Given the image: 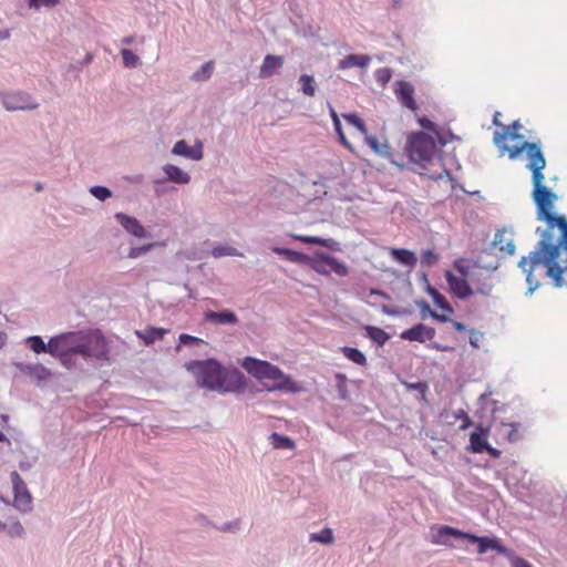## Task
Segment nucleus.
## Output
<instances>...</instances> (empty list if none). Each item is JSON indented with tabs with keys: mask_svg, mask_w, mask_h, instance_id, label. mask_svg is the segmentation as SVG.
<instances>
[{
	"mask_svg": "<svg viewBox=\"0 0 567 567\" xmlns=\"http://www.w3.org/2000/svg\"><path fill=\"white\" fill-rule=\"evenodd\" d=\"M544 165L539 155H535L533 199L537 207V217L546 223L544 230L537 229L540 240L528 257H523L519 267L526 275L528 291L540 285L543 277L551 279L556 287L567 286V219L553 213L557 195L545 186V176L539 168Z\"/></svg>",
	"mask_w": 567,
	"mask_h": 567,
	"instance_id": "nucleus-1",
	"label": "nucleus"
},
{
	"mask_svg": "<svg viewBox=\"0 0 567 567\" xmlns=\"http://www.w3.org/2000/svg\"><path fill=\"white\" fill-rule=\"evenodd\" d=\"M199 386L219 393H239L247 386L245 375L235 368H225L215 359L193 360L185 364Z\"/></svg>",
	"mask_w": 567,
	"mask_h": 567,
	"instance_id": "nucleus-2",
	"label": "nucleus"
},
{
	"mask_svg": "<svg viewBox=\"0 0 567 567\" xmlns=\"http://www.w3.org/2000/svg\"><path fill=\"white\" fill-rule=\"evenodd\" d=\"M499 115L501 113L496 112L493 116V124L501 127L494 132L493 143L497 147L501 156L507 154L511 159H516L522 152H525L527 158L526 167L532 172V182L534 183V169L532 168V164L535 159V155H539L540 161L544 163L543 167L539 168L540 175L544 176L543 171L546 167V158L542 151L540 144L525 141L519 145L509 146V141L523 138V135L519 134L522 125L519 121H514L509 125H504L498 120Z\"/></svg>",
	"mask_w": 567,
	"mask_h": 567,
	"instance_id": "nucleus-3",
	"label": "nucleus"
},
{
	"mask_svg": "<svg viewBox=\"0 0 567 567\" xmlns=\"http://www.w3.org/2000/svg\"><path fill=\"white\" fill-rule=\"evenodd\" d=\"M240 365L256 380L260 382L267 381L264 383V388L268 392L285 391L296 393L300 390V386L290 375L268 361L246 357L240 361Z\"/></svg>",
	"mask_w": 567,
	"mask_h": 567,
	"instance_id": "nucleus-4",
	"label": "nucleus"
},
{
	"mask_svg": "<svg viewBox=\"0 0 567 567\" xmlns=\"http://www.w3.org/2000/svg\"><path fill=\"white\" fill-rule=\"evenodd\" d=\"M75 336V354L105 361L110 359L109 342L101 330L79 331Z\"/></svg>",
	"mask_w": 567,
	"mask_h": 567,
	"instance_id": "nucleus-5",
	"label": "nucleus"
},
{
	"mask_svg": "<svg viewBox=\"0 0 567 567\" xmlns=\"http://www.w3.org/2000/svg\"><path fill=\"white\" fill-rule=\"evenodd\" d=\"M405 153L412 163L426 168L437 156L436 142L424 132H415L409 135Z\"/></svg>",
	"mask_w": 567,
	"mask_h": 567,
	"instance_id": "nucleus-6",
	"label": "nucleus"
},
{
	"mask_svg": "<svg viewBox=\"0 0 567 567\" xmlns=\"http://www.w3.org/2000/svg\"><path fill=\"white\" fill-rule=\"evenodd\" d=\"M454 269L458 272V276L447 271L445 275L451 292L460 298L467 299L474 295L470 282H475V274L473 270V261L460 258L453 264Z\"/></svg>",
	"mask_w": 567,
	"mask_h": 567,
	"instance_id": "nucleus-7",
	"label": "nucleus"
},
{
	"mask_svg": "<svg viewBox=\"0 0 567 567\" xmlns=\"http://www.w3.org/2000/svg\"><path fill=\"white\" fill-rule=\"evenodd\" d=\"M319 275L328 276L334 272L339 277H346L349 274L347 265L336 257L318 251L311 257V267Z\"/></svg>",
	"mask_w": 567,
	"mask_h": 567,
	"instance_id": "nucleus-8",
	"label": "nucleus"
},
{
	"mask_svg": "<svg viewBox=\"0 0 567 567\" xmlns=\"http://www.w3.org/2000/svg\"><path fill=\"white\" fill-rule=\"evenodd\" d=\"M75 332L62 333L51 338L48 342V353L62 360L75 354Z\"/></svg>",
	"mask_w": 567,
	"mask_h": 567,
	"instance_id": "nucleus-9",
	"label": "nucleus"
},
{
	"mask_svg": "<svg viewBox=\"0 0 567 567\" xmlns=\"http://www.w3.org/2000/svg\"><path fill=\"white\" fill-rule=\"evenodd\" d=\"M1 101L8 111L33 110L39 105L29 94L22 92L3 93Z\"/></svg>",
	"mask_w": 567,
	"mask_h": 567,
	"instance_id": "nucleus-10",
	"label": "nucleus"
},
{
	"mask_svg": "<svg viewBox=\"0 0 567 567\" xmlns=\"http://www.w3.org/2000/svg\"><path fill=\"white\" fill-rule=\"evenodd\" d=\"M11 481L14 493L13 505L22 512L31 509V494L29 493L25 483L23 482L18 472L14 471L11 473Z\"/></svg>",
	"mask_w": 567,
	"mask_h": 567,
	"instance_id": "nucleus-11",
	"label": "nucleus"
},
{
	"mask_svg": "<svg viewBox=\"0 0 567 567\" xmlns=\"http://www.w3.org/2000/svg\"><path fill=\"white\" fill-rule=\"evenodd\" d=\"M464 536L465 532L447 525L431 528V543L434 545L452 546L451 537L464 539Z\"/></svg>",
	"mask_w": 567,
	"mask_h": 567,
	"instance_id": "nucleus-12",
	"label": "nucleus"
},
{
	"mask_svg": "<svg viewBox=\"0 0 567 567\" xmlns=\"http://www.w3.org/2000/svg\"><path fill=\"white\" fill-rule=\"evenodd\" d=\"M394 93L399 102L412 112H416L417 104L414 100V86L408 81H396Z\"/></svg>",
	"mask_w": 567,
	"mask_h": 567,
	"instance_id": "nucleus-13",
	"label": "nucleus"
},
{
	"mask_svg": "<svg viewBox=\"0 0 567 567\" xmlns=\"http://www.w3.org/2000/svg\"><path fill=\"white\" fill-rule=\"evenodd\" d=\"M435 337V329L427 327L423 323H417L412 328L404 330L401 333V338L408 341L425 342L432 340Z\"/></svg>",
	"mask_w": 567,
	"mask_h": 567,
	"instance_id": "nucleus-14",
	"label": "nucleus"
},
{
	"mask_svg": "<svg viewBox=\"0 0 567 567\" xmlns=\"http://www.w3.org/2000/svg\"><path fill=\"white\" fill-rule=\"evenodd\" d=\"M473 270L475 274V282H470V285L474 290V293L488 296L493 288L491 276L475 262H473Z\"/></svg>",
	"mask_w": 567,
	"mask_h": 567,
	"instance_id": "nucleus-15",
	"label": "nucleus"
},
{
	"mask_svg": "<svg viewBox=\"0 0 567 567\" xmlns=\"http://www.w3.org/2000/svg\"><path fill=\"white\" fill-rule=\"evenodd\" d=\"M464 539L471 543L477 544V551L484 554L487 550H497L498 553H505L506 548L501 545L497 539L489 538L487 536H476L471 533H465Z\"/></svg>",
	"mask_w": 567,
	"mask_h": 567,
	"instance_id": "nucleus-16",
	"label": "nucleus"
},
{
	"mask_svg": "<svg viewBox=\"0 0 567 567\" xmlns=\"http://www.w3.org/2000/svg\"><path fill=\"white\" fill-rule=\"evenodd\" d=\"M115 218L121 224V226L134 237L145 238L147 236L145 228L135 217H131L123 213H117Z\"/></svg>",
	"mask_w": 567,
	"mask_h": 567,
	"instance_id": "nucleus-17",
	"label": "nucleus"
},
{
	"mask_svg": "<svg viewBox=\"0 0 567 567\" xmlns=\"http://www.w3.org/2000/svg\"><path fill=\"white\" fill-rule=\"evenodd\" d=\"M489 429L478 425L470 435V450L473 453H482L487 449Z\"/></svg>",
	"mask_w": 567,
	"mask_h": 567,
	"instance_id": "nucleus-18",
	"label": "nucleus"
},
{
	"mask_svg": "<svg viewBox=\"0 0 567 567\" xmlns=\"http://www.w3.org/2000/svg\"><path fill=\"white\" fill-rule=\"evenodd\" d=\"M173 154L181 155L194 161L203 158V145L198 142L195 146H188L184 140L178 141L173 147Z\"/></svg>",
	"mask_w": 567,
	"mask_h": 567,
	"instance_id": "nucleus-19",
	"label": "nucleus"
},
{
	"mask_svg": "<svg viewBox=\"0 0 567 567\" xmlns=\"http://www.w3.org/2000/svg\"><path fill=\"white\" fill-rule=\"evenodd\" d=\"M417 122L422 128L433 133L436 136L439 144L442 146L446 145L454 138V135L450 131L445 132L440 130L434 122L425 116L419 117Z\"/></svg>",
	"mask_w": 567,
	"mask_h": 567,
	"instance_id": "nucleus-20",
	"label": "nucleus"
},
{
	"mask_svg": "<svg viewBox=\"0 0 567 567\" xmlns=\"http://www.w3.org/2000/svg\"><path fill=\"white\" fill-rule=\"evenodd\" d=\"M493 245L497 247L501 252L507 255H513L515 252V245L512 234L506 229L496 231Z\"/></svg>",
	"mask_w": 567,
	"mask_h": 567,
	"instance_id": "nucleus-21",
	"label": "nucleus"
},
{
	"mask_svg": "<svg viewBox=\"0 0 567 567\" xmlns=\"http://www.w3.org/2000/svg\"><path fill=\"white\" fill-rule=\"evenodd\" d=\"M284 65V58L280 55L267 54L259 69L261 79L270 78L274 72Z\"/></svg>",
	"mask_w": 567,
	"mask_h": 567,
	"instance_id": "nucleus-22",
	"label": "nucleus"
},
{
	"mask_svg": "<svg viewBox=\"0 0 567 567\" xmlns=\"http://www.w3.org/2000/svg\"><path fill=\"white\" fill-rule=\"evenodd\" d=\"M292 239L303 243V244H311V245H319L332 250H339L338 243L332 238H320L316 236H306V235H297L292 234L290 235Z\"/></svg>",
	"mask_w": 567,
	"mask_h": 567,
	"instance_id": "nucleus-23",
	"label": "nucleus"
},
{
	"mask_svg": "<svg viewBox=\"0 0 567 567\" xmlns=\"http://www.w3.org/2000/svg\"><path fill=\"white\" fill-rule=\"evenodd\" d=\"M272 251L275 254L284 256L287 260L295 262V264H307L309 267H311V257L300 252L296 251L289 248H280V247H274Z\"/></svg>",
	"mask_w": 567,
	"mask_h": 567,
	"instance_id": "nucleus-24",
	"label": "nucleus"
},
{
	"mask_svg": "<svg viewBox=\"0 0 567 567\" xmlns=\"http://www.w3.org/2000/svg\"><path fill=\"white\" fill-rule=\"evenodd\" d=\"M390 255L399 264H402L411 268L415 267L417 262L415 254L404 248H391Z\"/></svg>",
	"mask_w": 567,
	"mask_h": 567,
	"instance_id": "nucleus-25",
	"label": "nucleus"
},
{
	"mask_svg": "<svg viewBox=\"0 0 567 567\" xmlns=\"http://www.w3.org/2000/svg\"><path fill=\"white\" fill-rule=\"evenodd\" d=\"M168 332L167 329L164 328H154L150 327L143 331L136 330L135 334L138 339H141L146 346L152 344L156 340H161Z\"/></svg>",
	"mask_w": 567,
	"mask_h": 567,
	"instance_id": "nucleus-26",
	"label": "nucleus"
},
{
	"mask_svg": "<svg viewBox=\"0 0 567 567\" xmlns=\"http://www.w3.org/2000/svg\"><path fill=\"white\" fill-rule=\"evenodd\" d=\"M205 319L218 324H236L238 322L237 316L229 310L220 312L208 311L205 313Z\"/></svg>",
	"mask_w": 567,
	"mask_h": 567,
	"instance_id": "nucleus-27",
	"label": "nucleus"
},
{
	"mask_svg": "<svg viewBox=\"0 0 567 567\" xmlns=\"http://www.w3.org/2000/svg\"><path fill=\"white\" fill-rule=\"evenodd\" d=\"M371 58L364 54H350L339 62V69L346 70L353 66L364 69L369 65Z\"/></svg>",
	"mask_w": 567,
	"mask_h": 567,
	"instance_id": "nucleus-28",
	"label": "nucleus"
},
{
	"mask_svg": "<svg viewBox=\"0 0 567 567\" xmlns=\"http://www.w3.org/2000/svg\"><path fill=\"white\" fill-rule=\"evenodd\" d=\"M364 142L371 147V150L379 156L389 158L391 156V147L386 141L380 142L377 136L365 135Z\"/></svg>",
	"mask_w": 567,
	"mask_h": 567,
	"instance_id": "nucleus-29",
	"label": "nucleus"
},
{
	"mask_svg": "<svg viewBox=\"0 0 567 567\" xmlns=\"http://www.w3.org/2000/svg\"><path fill=\"white\" fill-rule=\"evenodd\" d=\"M163 171L166 174L167 179L176 184H187L190 181V176L186 172L173 164L165 165Z\"/></svg>",
	"mask_w": 567,
	"mask_h": 567,
	"instance_id": "nucleus-30",
	"label": "nucleus"
},
{
	"mask_svg": "<svg viewBox=\"0 0 567 567\" xmlns=\"http://www.w3.org/2000/svg\"><path fill=\"white\" fill-rule=\"evenodd\" d=\"M270 443L275 449L278 450L295 449V442L290 437L276 432L270 435Z\"/></svg>",
	"mask_w": 567,
	"mask_h": 567,
	"instance_id": "nucleus-31",
	"label": "nucleus"
},
{
	"mask_svg": "<svg viewBox=\"0 0 567 567\" xmlns=\"http://www.w3.org/2000/svg\"><path fill=\"white\" fill-rule=\"evenodd\" d=\"M341 352L343 353V355L347 359H349L350 361H352L355 364L365 365V363H367L365 355L360 350H358L355 348L343 347V348H341Z\"/></svg>",
	"mask_w": 567,
	"mask_h": 567,
	"instance_id": "nucleus-32",
	"label": "nucleus"
},
{
	"mask_svg": "<svg viewBox=\"0 0 567 567\" xmlns=\"http://www.w3.org/2000/svg\"><path fill=\"white\" fill-rule=\"evenodd\" d=\"M367 332L369 338L379 346H383L389 339L388 333L378 327H368Z\"/></svg>",
	"mask_w": 567,
	"mask_h": 567,
	"instance_id": "nucleus-33",
	"label": "nucleus"
},
{
	"mask_svg": "<svg viewBox=\"0 0 567 567\" xmlns=\"http://www.w3.org/2000/svg\"><path fill=\"white\" fill-rule=\"evenodd\" d=\"M301 91L307 96H313L316 93V83L311 75L302 74L299 78Z\"/></svg>",
	"mask_w": 567,
	"mask_h": 567,
	"instance_id": "nucleus-34",
	"label": "nucleus"
},
{
	"mask_svg": "<svg viewBox=\"0 0 567 567\" xmlns=\"http://www.w3.org/2000/svg\"><path fill=\"white\" fill-rule=\"evenodd\" d=\"M342 116L347 121L348 124L357 127L358 131L362 135H364V136L368 135V128H367L364 122L357 114L350 113V114H343Z\"/></svg>",
	"mask_w": 567,
	"mask_h": 567,
	"instance_id": "nucleus-35",
	"label": "nucleus"
},
{
	"mask_svg": "<svg viewBox=\"0 0 567 567\" xmlns=\"http://www.w3.org/2000/svg\"><path fill=\"white\" fill-rule=\"evenodd\" d=\"M121 55L126 68H136L141 63L140 58L128 49H122Z\"/></svg>",
	"mask_w": 567,
	"mask_h": 567,
	"instance_id": "nucleus-36",
	"label": "nucleus"
},
{
	"mask_svg": "<svg viewBox=\"0 0 567 567\" xmlns=\"http://www.w3.org/2000/svg\"><path fill=\"white\" fill-rule=\"evenodd\" d=\"M310 540L321 544H331L333 542L332 530L330 528H323L320 533H312Z\"/></svg>",
	"mask_w": 567,
	"mask_h": 567,
	"instance_id": "nucleus-37",
	"label": "nucleus"
},
{
	"mask_svg": "<svg viewBox=\"0 0 567 567\" xmlns=\"http://www.w3.org/2000/svg\"><path fill=\"white\" fill-rule=\"evenodd\" d=\"M212 255L215 258H220L224 256H243L236 248L230 246H216L212 250Z\"/></svg>",
	"mask_w": 567,
	"mask_h": 567,
	"instance_id": "nucleus-38",
	"label": "nucleus"
},
{
	"mask_svg": "<svg viewBox=\"0 0 567 567\" xmlns=\"http://www.w3.org/2000/svg\"><path fill=\"white\" fill-rule=\"evenodd\" d=\"M30 349L35 353L48 352V344L44 343L41 337L33 336L28 338Z\"/></svg>",
	"mask_w": 567,
	"mask_h": 567,
	"instance_id": "nucleus-39",
	"label": "nucleus"
},
{
	"mask_svg": "<svg viewBox=\"0 0 567 567\" xmlns=\"http://www.w3.org/2000/svg\"><path fill=\"white\" fill-rule=\"evenodd\" d=\"M27 373L37 377L38 379L45 380L50 377V370L42 364H34L27 368Z\"/></svg>",
	"mask_w": 567,
	"mask_h": 567,
	"instance_id": "nucleus-40",
	"label": "nucleus"
},
{
	"mask_svg": "<svg viewBox=\"0 0 567 567\" xmlns=\"http://www.w3.org/2000/svg\"><path fill=\"white\" fill-rule=\"evenodd\" d=\"M214 69V62L208 61L206 62L202 69L193 74V79L195 81H204L210 78Z\"/></svg>",
	"mask_w": 567,
	"mask_h": 567,
	"instance_id": "nucleus-41",
	"label": "nucleus"
},
{
	"mask_svg": "<svg viewBox=\"0 0 567 567\" xmlns=\"http://www.w3.org/2000/svg\"><path fill=\"white\" fill-rule=\"evenodd\" d=\"M377 81L385 86L392 78V71L389 68H380L374 73Z\"/></svg>",
	"mask_w": 567,
	"mask_h": 567,
	"instance_id": "nucleus-42",
	"label": "nucleus"
},
{
	"mask_svg": "<svg viewBox=\"0 0 567 567\" xmlns=\"http://www.w3.org/2000/svg\"><path fill=\"white\" fill-rule=\"evenodd\" d=\"M333 123V126H334V130L338 134V137H339V141L340 143L346 147L348 148L349 151L353 152V146L351 145V143L348 141V138L346 137L343 131H342V127H341V122L338 121V122H332Z\"/></svg>",
	"mask_w": 567,
	"mask_h": 567,
	"instance_id": "nucleus-43",
	"label": "nucleus"
},
{
	"mask_svg": "<svg viewBox=\"0 0 567 567\" xmlns=\"http://www.w3.org/2000/svg\"><path fill=\"white\" fill-rule=\"evenodd\" d=\"M437 255L433 250H424L421 255V264L431 267L437 262Z\"/></svg>",
	"mask_w": 567,
	"mask_h": 567,
	"instance_id": "nucleus-44",
	"label": "nucleus"
},
{
	"mask_svg": "<svg viewBox=\"0 0 567 567\" xmlns=\"http://www.w3.org/2000/svg\"><path fill=\"white\" fill-rule=\"evenodd\" d=\"M433 300H434V303L436 306H439L441 309H443L447 312H453V308L446 301L445 297L443 295H441L440 292H437V291L433 292Z\"/></svg>",
	"mask_w": 567,
	"mask_h": 567,
	"instance_id": "nucleus-45",
	"label": "nucleus"
},
{
	"mask_svg": "<svg viewBox=\"0 0 567 567\" xmlns=\"http://www.w3.org/2000/svg\"><path fill=\"white\" fill-rule=\"evenodd\" d=\"M154 246H155L154 244H146L141 247H133L130 249L127 257L135 259V258L142 256L143 254H146L147 251H150Z\"/></svg>",
	"mask_w": 567,
	"mask_h": 567,
	"instance_id": "nucleus-46",
	"label": "nucleus"
},
{
	"mask_svg": "<svg viewBox=\"0 0 567 567\" xmlns=\"http://www.w3.org/2000/svg\"><path fill=\"white\" fill-rule=\"evenodd\" d=\"M91 194L100 200H105L111 197V192L109 188L103 186H94L91 188Z\"/></svg>",
	"mask_w": 567,
	"mask_h": 567,
	"instance_id": "nucleus-47",
	"label": "nucleus"
},
{
	"mask_svg": "<svg viewBox=\"0 0 567 567\" xmlns=\"http://www.w3.org/2000/svg\"><path fill=\"white\" fill-rule=\"evenodd\" d=\"M60 0H29V7L39 9L40 7L52 8L59 4Z\"/></svg>",
	"mask_w": 567,
	"mask_h": 567,
	"instance_id": "nucleus-48",
	"label": "nucleus"
},
{
	"mask_svg": "<svg viewBox=\"0 0 567 567\" xmlns=\"http://www.w3.org/2000/svg\"><path fill=\"white\" fill-rule=\"evenodd\" d=\"M179 342L182 344H193V343H199V342H203V340H200L199 338H196V337H193L190 334H187V333H182L179 336Z\"/></svg>",
	"mask_w": 567,
	"mask_h": 567,
	"instance_id": "nucleus-49",
	"label": "nucleus"
},
{
	"mask_svg": "<svg viewBox=\"0 0 567 567\" xmlns=\"http://www.w3.org/2000/svg\"><path fill=\"white\" fill-rule=\"evenodd\" d=\"M473 422L471 420V417L468 416V414H463V419L461 420V424L458 426V429L461 431H464L466 429H468L470 426H472Z\"/></svg>",
	"mask_w": 567,
	"mask_h": 567,
	"instance_id": "nucleus-50",
	"label": "nucleus"
},
{
	"mask_svg": "<svg viewBox=\"0 0 567 567\" xmlns=\"http://www.w3.org/2000/svg\"><path fill=\"white\" fill-rule=\"evenodd\" d=\"M512 567H533V566L524 558L516 557L512 561Z\"/></svg>",
	"mask_w": 567,
	"mask_h": 567,
	"instance_id": "nucleus-51",
	"label": "nucleus"
},
{
	"mask_svg": "<svg viewBox=\"0 0 567 567\" xmlns=\"http://www.w3.org/2000/svg\"><path fill=\"white\" fill-rule=\"evenodd\" d=\"M431 317L440 322H447V321H452L447 316L445 315H440L435 311H431Z\"/></svg>",
	"mask_w": 567,
	"mask_h": 567,
	"instance_id": "nucleus-52",
	"label": "nucleus"
},
{
	"mask_svg": "<svg viewBox=\"0 0 567 567\" xmlns=\"http://www.w3.org/2000/svg\"><path fill=\"white\" fill-rule=\"evenodd\" d=\"M484 452H487L493 457H499L501 455V451L492 447L489 444H487V449H485Z\"/></svg>",
	"mask_w": 567,
	"mask_h": 567,
	"instance_id": "nucleus-53",
	"label": "nucleus"
},
{
	"mask_svg": "<svg viewBox=\"0 0 567 567\" xmlns=\"http://www.w3.org/2000/svg\"><path fill=\"white\" fill-rule=\"evenodd\" d=\"M511 426H512V430L508 433V440L509 441H516L518 439V431H517V429L514 427L513 424H511Z\"/></svg>",
	"mask_w": 567,
	"mask_h": 567,
	"instance_id": "nucleus-54",
	"label": "nucleus"
},
{
	"mask_svg": "<svg viewBox=\"0 0 567 567\" xmlns=\"http://www.w3.org/2000/svg\"><path fill=\"white\" fill-rule=\"evenodd\" d=\"M463 414H467V413H466L463 409H460V410H457V411H454V412L452 413V416H453V419H454L455 421H456V420H460V421H461V420L463 419Z\"/></svg>",
	"mask_w": 567,
	"mask_h": 567,
	"instance_id": "nucleus-55",
	"label": "nucleus"
},
{
	"mask_svg": "<svg viewBox=\"0 0 567 567\" xmlns=\"http://www.w3.org/2000/svg\"><path fill=\"white\" fill-rule=\"evenodd\" d=\"M337 385H338V390H339L340 396L342 399H347L348 398V391L346 389V384L342 386L341 383H338Z\"/></svg>",
	"mask_w": 567,
	"mask_h": 567,
	"instance_id": "nucleus-56",
	"label": "nucleus"
},
{
	"mask_svg": "<svg viewBox=\"0 0 567 567\" xmlns=\"http://www.w3.org/2000/svg\"><path fill=\"white\" fill-rule=\"evenodd\" d=\"M409 388L417 389V390H421L422 392H425L427 386L425 383L419 382V383L410 384Z\"/></svg>",
	"mask_w": 567,
	"mask_h": 567,
	"instance_id": "nucleus-57",
	"label": "nucleus"
},
{
	"mask_svg": "<svg viewBox=\"0 0 567 567\" xmlns=\"http://www.w3.org/2000/svg\"><path fill=\"white\" fill-rule=\"evenodd\" d=\"M451 322H452L453 327H454L457 331H463V330H465V326H464L462 322H460V321H455V320H452Z\"/></svg>",
	"mask_w": 567,
	"mask_h": 567,
	"instance_id": "nucleus-58",
	"label": "nucleus"
},
{
	"mask_svg": "<svg viewBox=\"0 0 567 567\" xmlns=\"http://www.w3.org/2000/svg\"><path fill=\"white\" fill-rule=\"evenodd\" d=\"M336 379L338 383L342 384V386L347 383V377L342 373H337Z\"/></svg>",
	"mask_w": 567,
	"mask_h": 567,
	"instance_id": "nucleus-59",
	"label": "nucleus"
},
{
	"mask_svg": "<svg viewBox=\"0 0 567 567\" xmlns=\"http://www.w3.org/2000/svg\"><path fill=\"white\" fill-rule=\"evenodd\" d=\"M330 116L332 122L340 121L339 115L337 114L336 110L332 106H330Z\"/></svg>",
	"mask_w": 567,
	"mask_h": 567,
	"instance_id": "nucleus-60",
	"label": "nucleus"
},
{
	"mask_svg": "<svg viewBox=\"0 0 567 567\" xmlns=\"http://www.w3.org/2000/svg\"><path fill=\"white\" fill-rule=\"evenodd\" d=\"M6 342H7V334L4 332H0V349L3 348Z\"/></svg>",
	"mask_w": 567,
	"mask_h": 567,
	"instance_id": "nucleus-61",
	"label": "nucleus"
},
{
	"mask_svg": "<svg viewBox=\"0 0 567 567\" xmlns=\"http://www.w3.org/2000/svg\"><path fill=\"white\" fill-rule=\"evenodd\" d=\"M133 41H134L133 37H125V38L122 39V43L126 44V45L132 44Z\"/></svg>",
	"mask_w": 567,
	"mask_h": 567,
	"instance_id": "nucleus-62",
	"label": "nucleus"
},
{
	"mask_svg": "<svg viewBox=\"0 0 567 567\" xmlns=\"http://www.w3.org/2000/svg\"><path fill=\"white\" fill-rule=\"evenodd\" d=\"M433 347H434L435 349H437V350H441V351H447V350H450V348H449V347H442V346L436 344V343H435Z\"/></svg>",
	"mask_w": 567,
	"mask_h": 567,
	"instance_id": "nucleus-63",
	"label": "nucleus"
},
{
	"mask_svg": "<svg viewBox=\"0 0 567 567\" xmlns=\"http://www.w3.org/2000/svg\"><path fill=\"white\" fill-rule=\"evenodd\" d=\"M470 343H471L474 348H477V347H478V344H477L476 340L471 339Z\"/></svg>",
	"mask_w": 567,
	"mask_h": 567,
	"instance_id": "nucleus-64",
	"label": "nucleus"
}]
</instances>
